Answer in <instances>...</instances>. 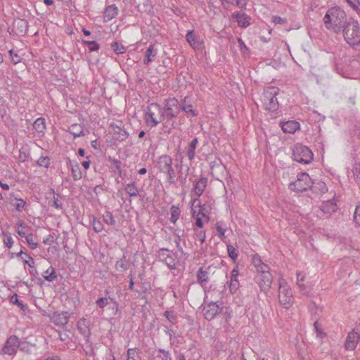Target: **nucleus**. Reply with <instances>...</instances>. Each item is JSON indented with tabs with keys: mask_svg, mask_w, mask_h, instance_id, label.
I'll return each instance as SVG.
<instances>
[{
	"mask_svg": "<svg viewBox=\"0 0 360 360\" xmlns=\"http://www.w3.org/2000/svg\"><path fill=\"white\" fill-rule=\"evenodd\" d=\"M195 231V238L200 242V244H202L205 243L206 239V233L205 231Z\"/></svg>",
	"mask_w": 360,
	"mask_h": 360,
	"instance_id": "nucleus-47",
	"label": "nucleus"
},
{
	"mask_svg": "<svg viewBox=\"0 0 360 360\" xmlns=\"http://www.w3.org/2000/svg\"><path fill=\"white\" fill-rule=\"evenodd\" d=\"M44 278L49 281L52 282L57 278V275L55 269L53 266H49L42 274Z\"/></svg>",
	"mask_w": 360,
	"mask_h": 360,
	"instance_id": "nucleus-30",
	"label": "nucleus"
},
{
	"mask_svg": "<svg viewBox=\"0 0 360 360\" xmlns=\"http://www.w3.org/2000/svg\"><path fill=\"white\" fill-rule=\"evenodd\" d=\"M297 287L300 292L304 295L309 296L311 292V288L304 283H300V285H297Z\"/></svg>",
	"mask_w": 360,
	"mask_h": 360,
	"instance_id": "nucleus-44",
	"label": "nucleus"
},
{
	"mask_svg": "<svg viewBox=\"0 0 360 360\" xmlns=\"http://www.w3.org/2000/svg\"><path fill=\"white\" fill-rule=\"evenodd\" d=\"M202 217H198L195 219V225L199 229H201L203 227V221H202Z\"/></svg>",
	"mask_w": 360,
	"mask_h": 360,
	"instance_id": "nucleus-63",
	"label": "nucleus"
},
{
	"mask_svg": "<svg viewBox=\"0 0 360 360\" xmlns=\"http://www.w3.org/2000/svg\"><path fill=\"white\" fill-rule=\"evenodd\" d=\"M216 230H217L220 238L223 239L225 238L226 229L223 226V225L221 222L217 223Z\"/></svg>",
	"mask_w": 360,
	"mask_h": 360,
	"instance_id": "nucleus-51",
	"label": "nucleus"
},
{
	"mask_svg": "<svg viewBox=\"0 0 360 360\" xmlns=\"http://www.w3.org/2000/svg\"><path fill=\"white\" fill-rule=\"evenodd\" d=\"M19 343L20 341L18 337L15 335L10 336L3 348V353L8 355L15 354L18 351Z\"/></svg>",
	"mask_w": 360,
	"mask_h": 360,
	"instance_id": "nucleus-14",
	"label": "nucleus"
},
{
	"mask_svg": "<svg viewBox=\"0 0 360 360\" xmlns=\"http://www.w3.org/2000/svg\"><path fill=\"white\" fill-rule=\"evenodd\" d=\"M69 315L66 311H56L51 316V321L53 323L59 326H65L68 323Z\"/></svg>",
	"mask_w": 360,
	"mask_h": 360,
	"instance_id": "nucleus-17",
	"label": "nucleus"
},
{
	"mask_svg": "<svg viewBox=\"0 0 360 360\" xmlns=\"http://www.w3.org/2000/svg\"><path fill=\"white\" fill-rule=\"evenodd\" d=\"M279 89L276 86H269L264 89L261 101L265 110L276 112L278 108V102L276 96Z\"/></svg>",
	"mask_w": 360,
	"mask_h": 360,
	"instance_id": "nucleus-5",
	"label": "nucleus"
},
{
	"mask_svg": "<svg viewBox=\"0 0 360 360\" xmlns=\"http://www.w3.org/2000/svg\"><path fill=\"white\" fill-rule=\"evenodd\" d=\"M127 360H141L135 349H129L127 351Z\"/></svg>",
	"mask_w": 360,
	"mask_h": 360,
	"instance_id": "nucleus-42",
	"label": "nucleus"
},
{
	"mask_svg": "<svg viewBox=\"0 0 360 360\" xmlns=\"http://www.w3.org/2000/svg\"><path fill=\"white\" fill-rule=\"evenodd\" d=\"M360 341V333L358 330H352L347 336L345 347L347 350L353 351Z\"/></svg>",
	"mask_w": 360,
	"mask_h": 360,
	"instance_id": "nucleus-13",
	"label": "nucleus"
},
{
	"mask_svg": "<svg viewBox=\"0 0 360 360\" xmlns=\"http://www.w3.org/2000/svg\"><path fill=\"white\" fill-rule=\"evenodd\" d=\"M198 139H194L192 140L191 143L188 146V157L190 160H192L195 158V148L198 144Z\"/></svg>",
	"mask_w": 360,
	"mask_h": 360,
	"instance_id": "nucleus-34",
	"label": "nucleus"
},
{
	"mask_svg": "<svg viewBox=\"0 0 360 360\" xmlns=\"http://www.w3.org/2000/svg\"><path fill=\"white\" fill-rule=\"evenodd\" d=\"M9 53L11 57V60L14 64H18L21 61L20 56L13 50H10Z\"/></svg>",
	"mask_w": 360,
	"mask_h": 360,
	"instance_id": "nucleus-53",
	"label": "nucleus"
},
{
	"mask_svg": "<svg viewBox=\"0 0 360 360\" xmlns=\"http://www.w3.org/2000/svg\"><path fill=\"white\" fill-rule=\"evenodd\" d=\"M273 277L271 274H259L257 276V282L261 289L264 292L268 291L272 284Z\"/></svg>",
	"mask_w": 360,
	"mask_h": 360,
	"instance_id": "nucleus-15",
	"label": "nucleus"
},
{
	"mask_svg": "<svg viewBox=\"0 0 360 360\" xmlns=\"http://www.w3.org/2000/svg\"><path fill=\"white\" fill-rule=\"evenodd\" d=\"M33 127L38 134L41 135L44 134L46 129L45 119L43 117L37 118L33 124Z\"/></svg>",
	"mask_w": 360,
	"mask_h": 360,
	"instance_id": "nucleus-28",
	"label": "nucleus"
},
{
	"mask_svg": "<svg viewBox=\"0 0 360 360\" xmlns=\"http://www.w3.org/2000/svg\"><path fill=\"white\" fill-rule=\"evenodd\" d=\"M313 181L309 174L306 172H301L297 175L294 182L289 184V188L296 193H301L311 188Z\"/></svg>",
	"mask_w": 360,
	"mask_h": 360,
	"instance_id": "nucleus-7",
	"label": "nucleus"
},
{
	"mask_svg": "<svg viewBox=\"0 0 360 360\" xmlns=\"http://www.w3.org/2000/svg\"><path fill=\"white\" fill-rule=\"evenodd\" d=\"M238 42L240 46V51L245 56H249L250 54V50L249 48L245 45L244 41L242 40L241 38L238 39Z\"/></svg>",
	"mask_w": 360,
	"mask_h": 360,
	"instance_id": "nucleus-46",
	"label": "nucleus"
},
{
	"mask_svg": "<svg viewBox=\"0 0 360 360\" xmlns=\"http://www.w3.org/2000/svg\"><path fill=\"white\" fill-rule=\"evenodd\" d=\"M37 164L40 167H48L49 165V159L47 157H41L37 160Z\"/></svg>",
	"mask_w": 360,
	"mask_h": 360,
	"instance_id": "nucleus-54",
	"label": "nucleus"
},
{
	"mask_svg": "<svg viewBox=\"0 0 360 360\" xmlns=\"http://www.w3.org/2000/svg\"><path fill=\"white\" fill-rule=\"evenodd\" d=\"M117 15V8L115 5H110L105 8L104 12L105 21H110Z\"/></svg>",
	"mask_w": 360,
	"mask_h": 360,
	"instance_id": "nucleus-27",
	"label": "nucleus"
},
{
	"mask_svg": "<svg viewBox=\"0 0 360 360\" xmlns=\"http://www.w3.org/2000/svg\"><path fill=\"white\" fill-rule=\"evenodd\" d=\"M165 333L169 337V340L171 342V344H174V338H175V336H174L175 332L172 329L167 328V330H165Z\"/></svg>",
	"mask_w": 360,
	"mask_h": 360,
	"instance_id": "nucleus-60",
	"label": "nucleus"
},
{
	"mask_svg": "<svg viewBox=\"0 0 360 360\" xmlns=\"http://www.w3.org/2000/svg\"><path fill=\"white\" fill-rule=\"evenodd\" d=\"M182 110L191 116L196 115L195 111L192 108V106L191 105L186 104V99L184 100V103L182 106Z\"/></svg>",
	"mask_w": 360,
	"mask_h": 360,
	"instance_id": "nucleus-48",
	"label": "nucleus"
},
{
	"mask_svg": "<svg viewBox=\"0 0 360 360\" xmlns=\"http://www.w3.org/2000/svg\"><path fill=\"white\" fill-rule=\"evenodd\" d=\"M158 54V49L155 48L154 44H150L146 51L145 58L143 60L146 65H148L150 63L155 60Z\"/></svg>",
	"mask_w": 360,
	"mask_h": 360,
	"instance_id": "nucleus-22",
	"label": "nucleus"
},
{
	"mask_svg": "<svg viewBox=\"0 0 360 360\" xmlns=\"http://www.w3.org/2000/svg\"><path fill=\"white\" fill-rule=\"evenodd\" d=\"M345 41L351 46H360V27L357 22H349L342 30Z\"/></svg>",
	"mask_w": 360,
	"mask_h": 360,
	"instance_id": "nucleus-4",
	"label": "nucleus"
},
{
	"mask_svg": "<svg viewBox=\"0 0 360 360\" xmlns=\"http://www.w3.org/2000/svg\"><path fill=\"white\" fill-rule=\"evenodd\" d=\"M110 301L112 302L115 304L116 308L117 309V307H118L117 302L113 298H111L110 297H101L96 301V303L100 309H103L110 303Z\"/></svg>",
	"mask_w": 360,
	"mask_h": 360,
	"instance_id": "nucleus-32",
	"label": "nucleus"
},
{
	"mask_svg": "<svg viewBox=\"0 0 360 360\" xmlns=\"http://www.w3.org/2000/svg\"><path fill=\"white\" fill-rule=\"evenodd\" d=\"M207 186V179L204 177L199 179L193 185V190L198 198L203 193Z\"/></svg>",
	"mask_w": 360,
	"mask_h": 360,
	"instance_id": "nucleus-21",
	"label": "nucleus"
},
{
	"mask_svg": "<svg viewBox=\"0 0 360 360\" xmlns=\"http://www.w3.org/2000/svg\"><path fill=\"white\" fill-rule=\"evenodd\" d=\"M163 108L165 110V118L167 119L176 117L181 110L179 101L175 98H168Z\"/></svg>",
	"mask_w": 360,
	"mask_h": 360,
	"instance_id": "nucleus-9",
	"label": "nucleus"
},
{
	"mask_svg": "<svg viewBox=\"0 0 360 360\" xmlns=\"http://www.w3.org/2000/svg\"><path fill=\"white\" fill-rule=\"evenodd\" d=\"M314 330L316 334V337L319 338H323L326 336L325 333H323L321 328L320 324L318 323V321H316L314 324Z\"/></svg>",
	"mask_w": 360,
	"mask_h": 360,
	"instance_id": "nucleus-50",
	"label": "nucleus"
},
{
	"mask_svg": "<svg viewBox=\"0 0 360 360\" xmlns=\"http://www.w3.org/2000/svg\"><path fill=\"white\" fill-rule=\"evenodd\" d=\"M323 21L326 27L335 33H340L349 22L345 12L339 7H333L326 13Z\"/></svg>",
	"mask_w": 360,
	"mask_h": 360,
	"instance_id": "nucleus-1",
	"label": "nucleus"
},
{
	"mask_svg": "<svg viewBox=\"0 0 360 360\" xmlns=\"http://www.w3.org/2000/svg\"><path fill=\"white\" fill-rule=\"evenodd\" d=\"M103 220L107 224H109V225H115L116 221L113 217V215L111 212H105L104 214H103Z\"/></svg>",
	"mask_w": 360,
	"mask_h": 360,
	"instance_id": "nucleus-38",
	"label": "nucleus"
},
{
	"mask_svg": "<svg viewBox=\"0 0 360 360\" xmlns=\"http://www.w3.org/2000/svg\"><path fill=\"white\" fill-rule=\"evenodd\" d=\"M129 268V262L126 259L125 257L117 260L115 264V269L117 271L123 273L126 271Z\"/></svg>",
	"mask_w": 360,
	"mask_h": 360,
	"instance_id": "nucleus-31",
	"label": "nucleus"
},
{
	"mask_svg": "<svg viewBox=\"0 0 360 360\" xmlns=\"http://www.w3.org/2000/svg\"><path fill=\"white\" fill-rule=\"evenodd\" d=\"M158 257L160 261L164 262L170 269H174L176 266L174 254L168 249H160L158 252Z\"/></svg>",
	"mask_w": 360,
	"mask_h": 360,
	"instance_id": "nucleus-11",
	"label": "nucleus"
},
{
	"mask_svg": "<svg viewBox=\"0 0 360 360\" xmlns=\"http://www.w3.org/2000/svg\"><path fill=\"white\" fill-rule=\"evenodd\" d=\"M68 167L71 169V173L75 180H79L82 178V174L79 166L77 162L69 160Z\"/></svg>",
	"mask_w": 360,
	"mask_h": 360,
	"instance_id": "nucleus-26",
	"label": "nucleus"
},
{
	"mask_svg": "<svg viewBox=\"0 0 360 360\" xmlns=\"http://www.w3.org/2000/svg\"><path fill=\"white\" fill-rule=\"evenodd\" d=\"M272 22L275 24H282L284 22V20L278 16H273Z\"/></svg>",
	"mask_w": 360,
	"mask_h": 360,
	"instance_id": "nucleus-64",
	"label": "nucleus"
},
{
	"mask_svg": "<svg viewBox=\"0 0 360 360\" xmlns=\"http://www.w3.org/2000/svg\"><path fill=\"white\" fill-rule=\"evenodd\" d=\"M282 130L285 133L293 134L300 129V123L295 120H290L282 123Z\"/></svg>",
	"mask_w": 360,
	"mask_h": 360,
	"instance_id": "nucleus-23",
	"label": "nucleus"
},
{
	"mask_svg": "<svg viewBox=\"0 0 360 360\" xmlns=\"http://www.w3.org/2000/svg\"><path fill=\"white\" fill-rule=\"evenodd\" d=\"M229 285V290L231 293H235L239 288L240 283L238 278H230V281L228 282Z\"/></svg>",
	"mask_w": 360,
	"mask_h": 360,
	"instance_id": "nucleus-37",
	"label": "nucleus"
},
{
	"mask_svg": "<svg viewBox=\"0 0 360 360\" xmlns=\"http://www.w3.org/2000/svg\"><path fill=\"white\" fill-rule=\"evenodd\" d=\"M4 243L8 248L13 245L14 241L10 233H4Z\"/></svg>",
	"mask_w": 360,
	"mask_h": 360,
	"instance_id": "nucleus-41",
	"label": "nucleus"
},
{
	"mask_svg": "<svg viewBox=\"0 0 360 360\" xmlns=\"http://www.w3.org/2000/svg\"><path fill=\"white\" fill-rule=\"evenodd\" d=\"M125 191L130 197H136L139 194V189L134 182L127 184Z\"/></svg>",
	"mask_w": 360,
	"mask_h": 360,
	"instance_id": "nucleus-35",
	"label": "nucleus"
},
{
	"mask_svg": "<svg viewBox=\"0 0 360 360\" xmlns=\"http://www.w3.org/2000/svg\"><path fill=\"white\" fill-rule=\"evenodd\" d=\"M69 132L74 136L75 138L84 135V128L80 124H73L69 127Z\"/></svg>",
	"mask_w": 360,
	"mask_h": 360,
	"instance_id": "nucleus-29",
	"label": "nucleus"
},
{
	"mask_svg": "<svg viewBox=\"0 0 360 360\" xmlns=\"http://www.w3.org/2000/svg\"><path fill=\"white\" fill-rule=\"evenodd\" d=\"M233 18L238 22L239 27H247L250 24V18L247 14L240 12H234L232 15Z\"/></svg>",
	"mask_w": 360,
	"mask_h": 360,
	"instance_id": "nucleus-19",
	"label": "nucleus"
},
{
	"mask_svg": "<svg viewBox=\"0 0 360 360\" xmlns=\"http://www.w3.org/2000/svg\"><path fill=\"white\" fill-rule=\"evenodd\" d=\"M338 206L334 200L324 201L321 206V211L326 214L330 215L336 212Z\"/></svg>",
	"mask_w": 360,
	"mask_h": 360,
	"instance_id": "nucleus-20",
	"label": "nucleus"
},
{
	"mask_svg": "<svg viewBox=\"0 0 360 360\" xmlns=\"http://www.w3.org/2000/svg\"><path fill=\"white\" fill-rule=\"evenodd\" d=\"M306 278V274L302 271H298L297 273V281L296 284L299 285L300 283H303L304 279Z\"/></svg>",
	"mask_w": 360,
	"mask_h": 360,
	"instance_id": "nucleus-58",
	"label": "nucleus"
},
{
	"mask_svg": "<svg viewBox=\"0 0 360 360\" xmlns=\"http://www.w3.org/2000/svg\"><path fill=\"white\" fill-rule=\"evenodd\" d=\"M165 316L170 323H174L176 322V315L173 311H166Z\"/></svg>",
	"mask_w": 360,
	"mask_h": 360,
	"instance_id": "nucleus-56",
	"label": "nucleus"
},
{
	"mask_svg": "<svg viewBox=\"0 0 360 360\" xmlns=\"http://www.w3.org/2000/svg\"><path fill=\"white\" fill-rule=\"evenodd\" d=\"M26 202L22 199H18L17 202L15 204V207L17 211L21 212L25 207Z\"/></svg>",
	"mask_w": 360,
	"mask_h": 360,
	"instance_id": "nucleus-55",
	"label": "nucleus"
},
{
	"mask_svg": "<svg viewBox=\"0 0 360 360\" xmlns=\"http://www.w3.org/2000/svg\"><path fill=\"white\" fill-rule=\"evenodd\" d=\"M205 292L207 297L208 296H210L212 298V297L217 298V296H215V294L217 293V292H215V289L211 290V288H210L209 290H205ZM217 292L219 293L220 292L218 290Z\"/></svg>",
	"mask_w": 360,
	"mask_h": 360,
	"instance_id": "nucleus-61",
	"label": "nucleus"
},
{
	"mask_svg": "<svg viewBox=\"0 0 360 360\" xmlns=\"http://www.w3.org/2000/svg\"><path fill=\"white\" fill-rule=\"evenodd\" d=\"M160 352L162 354V360H172V358L170 356V354L169 352L165 350V349H160Z\"/></svg>",
	"mask_w": 360,
	"mask_h": 360,
	"instance_id": "nucleus-62",
	"label": "nucleus"
},
{
	"mask_svg": "<svg viewBox=\"0 0 360 360\" xmlns=\"http://www.w3.org/2000/svg\"><path fill=\"white\" fill-rule=\"evenodd\" d=\"M252 263L254 266L256 268L257 275L264 274L265 273L271 274L269 267L262 262L261 257L258 255L253 256Z\"/></svg>",
	"mask_w": 360,
	"mask_h": 360,
	"instance_id": "nucleus-18",
	"label": "nucleus"
},
{
	"mask_svg": "<svg viewBox=\"0 0 360 360\" xmlns=\"http://www.w3.org/2000/svg\"><path fill=\"white\" fill-rule=\"evenodd\" d=\"M278 300L279 303L285 309H289L294 303V297L292 290L286 281L280 278L278 281Z\"/></svg>",
	"mask_w": 360,
	"mask_h": 360,
	"instance_id": "nucleus-6",
	"label": "nucleus"
},
{
	"mask_svg": "<svg viewBox=\"0 0 360 360\" xmlns=\"http://www.w3.org/2000/svg\"><path fill=\"white\" fill-rule=\"evenodd\" d=\"M10 301L11 303L17 304L18 307H20V309H24L25 305L18 300V295L16 294H14L13 295L11 296Z\"/></svg>",
	"mask_w": 360,
	"mask_h": 360,
	"instance_id": "nucleus-57",
	"label": "nucleus"
},
{
	"mask_svg": "<svg viewBox=\"0 0 360 360\" xmlns=\"http://www.w3.org/2000/svg\"><path fill=\"white\" fill-rule=\"evenodd\" d=\"M171 218L170 221L172 223L175 224L176 221L179 219L181 215V211L178 206L172 205L170 208Z\"/></svg>",
	"mask_w": 360,
	"mask_h": 360,
	"instance_id": "nucleus-33",
	"label": "nucleus"
},
{
	"mask_svg": "<svg viewBox=\"0 0 360 360\" xmlns=\"http://www.w3.org/2000/svg\"><path fill=\"white\" fill-rule=\"evenodd\" d=\"M219 311V305L216 302H210L203 308V314L207 320L213 319Z\"/></svg>",
	"mask_w": 360,
	"mask_h": 360,
	"instance_id": "nucleus-16",
	"label": "nucleus"
},
{
	"mask_svg": "<svg viewBox=\"0 0 360 360\" xmlns=\"http://www.w3.org/2000/svg\"><path fill=\"white\" fill-rule=\"evenodd\" d=\"M90 222L96 232L99 233L103 229V226L101 221L99 219H97L95 217H91Z\"/></svg>",
	"mask_w": 360,
	"mask_h": 360,
	"instance_id": "nucleus-36",
	"label": "nucleus"
},
{
	"mask_svg": "<svg viewBox=\"0 0 360 360\" xmlns=\"http://www.w3.org/2000/svg\"><path fill=\"white\" fill-rule=\"evenodd\" d=\"M354 221L357 226H360V203L356 206L354 213Z\"/></svg>",
	"mask_w": 360,
	"mask_h": 360,
	"instance_id": "nucleus-52",
	"label": "nucleus"
},
{
	"mask_svg": "<svg viewBox=\"0 0 360 360\" xmlns=\"http://www.w3.org/2000/svg\"><path fill=\"white\" fill-rule=\"evenodd\" d=\"M111 47L117 54H121L125 51V48L123 46L120 45L117 42H113Z\"/></svg>",
	"mask_w": 360,
	"mask_h": 360,
	"instance_id": "nucleus-49",
	"label": "nucleus"
},
{
	"mask_svg": "<svg viewBox=\"0 0 360 360\" xmlns=\"http://www.w3.org/2000/svg\"><path fill=\"white\" fill-rule=\"evenodd\" d=\"M223 314L224 316L226 323H229L232 316V311L229 308H225L223 311Z\"/></svg>",
	"mask_w": 360,
	"mask_h": 360,
	"instance_id": "nucleus-59",
	"label": "nucleus"
},
{
	"mask_svg": "<svg viewBox=\"0 0 360 360\" xmlns=\"http://www.w3.org/2000/svg\"><path fill=\"white\" fill-rule=\"evenodd\" d=\"M172 165V159L168 155H162L155 161V167L160 172L166 175L167 181L170 184L175 183V171Z\"/></svg>",
	"mask_w": 360,
	"mask_h": 360,
	"instance_id": "nucleus-3",
	"label": "nucleus"
},
{
	"mask_svg": "<svg viewBox=\"0 0 360 360\" xmlns=\"http://www.w3.org/2000/svg\"><path fill=\"white\" fill-rule=\"evenodd\" d=\"M210 273L208 270L200 267L197 274V280L198 283L203 287L209 281Z\"/></svg>",
	"mask_w": 360,
	"mask_h": 360,
	"instance_id": "nucleus-25",
	"label": "nucleus"
},
{
	"mask_svg": "<svg viewBox=\"0 0 360 360\" xmlns=\"http://www.w3.org/2000/svg\"><path fill=\"white\" fill-rule=\"evenodd\" d=\"M165 119V110L158 103L149 104L145 110L144 120L150 127H155Z\"/></svg>",
	"mask_w": 360,
	"mask_h": 360,
	"instance_id": "nucleus-2",
	"label": "nucleus"
},
{
	"mask_svg": "<svg viewBox=\"0 0 360 360\" xmlns=\"http://www.w3.org/2000/svg\"><path fill=\"white\" fill-rule=\"evenodd\" d=\"M77 328L80 333L85 338H89L90 335L89 324L88 321L84 319H80L77 322Z\"/></svg>",
	"mask_w": 360,
	"mask_h": 360,
	"instance_id": "nucleus-24",
	"label": "nucleus"
},
{
	"mask_svg": "<svg viewBox=\"0 0 360 360\" xmlns=\"http://www.w3.org/2000/svg\"><path fill=\"white\" fill-rule=\"evenodd\" d=\"M189 205L193 218L202 217L204 218L206 223L209 222L210 217L205 212V206L200 204V202L198 198L192 199L189 202Z\"/></svg>",
	"mask_w": 360,
	"mask_h": 360,
	"instance_id": "nucleus-10",
	"label": "nucleus"
},
{
	"mask_svg": "<svg viewBox=\"0 0 360 360\" xmlns=\"http://www.w3.org/2000/svg\"><path fill=\"white\" fill-rule=\"evenodd\" d=\"M292 158L297 162L309 164L313 160V153L308 147L297 144L293 149Z\"/></svg>",
	"mask_w": 360,
	"mask_h": 360,
	"instance_id": "nucleus-8",
	"label": "nucleus"
},
{
	"mask_svg": "<svg viewBox=\"0 0 360 360\" xmlns=\"http://www.w3.org/2000/svg\"><path fill=\"white\" fill-rule=\"evenodd\" d=\"M227 252L229 256L233 260L236 261L238 258V251L237 250L231 245H227Z\"/></svg>",
	"mask_w": 360,
	"mask_h": 360,
	"instance_id": "nucleus-40",
	"label": "nucleus"
},
{
	"mask_svg": "<svg viewBox=\"0 0 360 360\" xmlns=\"http://www.w3.org/2000/svg\"><path fill=\"white\" fill-rule=\"evenodd\" d=\"M25 238L26 239L27 244L29 245V246L30 247L31 249L34 250L37 248L38 244H37V243L34 242V236L32 233L27 234L25 236Z\"/></svg>",
	"mask_w": 360,
	"mask_h": 360,
	"instance_id": "nucleus-43",
	"label": "nucleus"
},
{
	"mask_svg": "<svg viewBox=\"0 0 360 360\" xmlns=\"http://www.w3.org/2000/svg\"><path fill=\"white\" fill-rule=\"evenodd\" d=\"M18 234L21 237H25L27 235V226L22 221H19L16 224Z\"/></svg>",
	"mask_w": 360,
	"mask_h": 360,
	"instance_id": "nucleus-39",
	"label": "nucleus"
},
{
	"mask_svg": "<svg viewBox=\"0 0 360 360\" xmlns=\"http://www.w3.org/2000/svg\"><path fill=\"white\" fill-rule=\"evenodd\" d=\"M84 43L90 51H95L99 49V44L94 41H84Z\"/></svg>",
	"mask_w": 360,
	"mask_h": 360,
	"instance_id": "nucleus-45",
	"label": "nucleus"
},
{
	"mask_svg": "<svg viewBox=\"0 0 360 360\" xmlns=\"http://www.w3.org/2000/svg\"><path fill=\"white\" fill-rule=\"evenodd\" d=\"M186 37V41L193 49L199 51L203 49L204 40L199 34L189 30L187 32Z\"/></svg>",
	"mask_w": 360,
	"mask_h": 360,
	"instance_id": "nucleus-12",
	"label": "nucleus"
}]
</instances>
